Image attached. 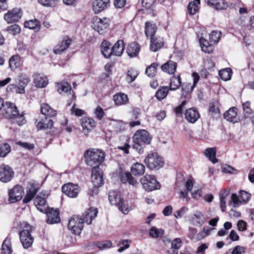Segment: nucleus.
Segmentation results:
<instances>
[{"label": "nucleus", "instance_id": "1", "mask_svg": "<svg viewBox=\"0 0 254 254\" xmlns=\"http://www.w3.org/2000/svg\"><path fill=\"white\" fill-rule=\"evenodd\" d=\"M84 157L85 161L88 166L99 167L105 159V153L101 149L91 148L85 152Z\"/></svg>", "mask_w": 254, "mask_h": 254}, {"label": "nucleus", "instance_id": "2", "mask_svg": "<svg viewBox=\"0 0 254 254\" xmlns=\"http://www.w3.org/2000/svg\"><path fill=\"white\" fill-rule=\"evenodd\" d=\"M134 144L133 148L139 154L143 152V145L150 143L151 138L147 131L144 129L138 130L133 135Z\"/></svg>", "mask_w": 254, "mask_h": 254}, {"label": "nucleus", "instance_id": "3", "mask_svg": "<svg viewBox=\"0 0 254 254\" xmlns=\"http://www.w3.org/2000/svg\"><path fill=\"white\" fill-rule=\"evenodd\" d=\"M20 228L22 229L19 233L20 242L24 249H28L33 242L31 235L32 227L27 222H23L20 223Z\"/></svg>", "mask_w": 254, "mask_h": 254}, {"label": "nucleus", "instance_id": "4", "mask_svg": "<svg viewBox=\"0 0 254 254\" xmlns=\"http://www.w3.org/2000/svg\"><path fill=\"white\" fill-rule=\"evenodd\" d=\"M109 200L112 205L117 206L123 213L126 214L127 212V204L121 197L120 191H110L109 192Z\"/></svg>", "mask_w": 254, "mask_h": 254}, {"label": "nucleus", "instance_id": "5", "mask_svg": "<svg viewBox=\"0 0 254 254\" xmlns=\"http://www.w3.org/2000/svg\"><path fill=\"white\" fill-rule=\"evenodd\" d=\"M144 162L150 170H158L164 165L162 158L156 153L149 154L145 158Z\"/></svg>", "mask_w": 254, "mask_h": 254}, {"label": "nucleus", "instance_id": "6", "mask_svg": "<svg viewBox=\"0 0 254 254\" xmlns=\"http://www.w3.org/2000/svg\"><path fill=\"white\" fill-rule=\"evenodd\" d=\"M140 182L143 188L148 191L160 188L159 183L154 176L146 175L140 179Z\"/></svg>", "mask_w": 254, "mask_h": 254}, {"label": "nucleus", "instance_id": "7", "mask_svg": "<svg viewBox=\"0 0 254 254\" xmlns=\"http://www.w3.org/2000/svg\"><path fill=\"white\" fill-rule=\"evenodd\" d=\"M83 220L79 215H73L69 220L68 228L75 235H79L83 228Z\"/></svg>", "mask_w": 254, "mask_h": 254}, {"label": "nucleus", "instance_id": "8", "mask_svg": "<svg viewBox=\"0 0 254 254\" xmlns=\"http://www.w3.org/2000/svg\"><path fill=\"white\" fill-rule=\"evenodd\" d=\"M251 197V193L245 190H241L239 192L238 195L236 193H233L231 195V201L229 203L232 201L233 203L234 207H236L240 205L242 202H248Z\"/></svg>", "mask_w": 254, "mask_h": 254}, {"label": "nucleus", "instance_id": "9", "mask_svg": "<svg viewBox=\"0 0 254 254\" xmlns=\"http://www.w3.org/2000/svg\"><path fill=\"white\" fill-rule=\"evenodd\" d=\"M92 27L99 34H103L109 27V20L106 18L101 19L98 17H94Z\"/></svg>", "mask_w": 254, "mask_h": 254}, {"label": "nucleus", "instance_id": "10", "mask_svg": "<svg viewBox=\"0 0 254 254\" xmlns=\"http://www.w3.org/2000/svg\"><path fill=\"white\" fill-rule=\"evenodd\" d=\"M24 189L20 185H15L8 190V201L10 203H15L20 200L24 195Z\"/></svg>", "mask_w": 254, "mask_h": 254}, {"label": "nucleus", "instance_id": "11", "mask_svg": "<svg viewBox=\"0 0 254 254\" xmlns=\"http://www.w3.org/2000/svg\"><path fill=\"white\" fill-rule=\"evenodd\" d=\"M189 221L191 225L200 227L204 224L206 219L201 211L196 210L189 216Z\"/></svg>", "mask_w": 254, "mask_h": 254}, {"label": "nucleus", "instance_id": "12", "mask_svg": "<svg viewBox=\"0 0 254 254\" xmlns=\"http://www.w3.org/2000/svg\"><path fill=\"white\" fill-rule=\"evenodd\" d=\"M192 77L193 78L192 84L191 83L184 82L182 85L183 95L186 96L187 94L191 93L200 78L199 74L196 72L192 73Z\"/></svg>", "mask_w": 254, "mask_h": 254}, {"label": "nucleus", "instance_id": "13", "mask_svg": "<svg viewBox=\"0 0 254 254\" xmlns=\"http://www.w3.org/2000/svg\"><path fill=\"white\" fill-rule=\"evenodd\" d=\"M13 171L8 165H2L0 166V181L3 183L9 182L13 176Z\"/></svg>", "mask_w": 254, "mask_h": 254}, {"label": "nucleus", "instance_id": "14", "mask_svg": "<svg viewBox=\"0 0 254 254\" xmlns=\"http://www.w3.org/2000/svg\"><path fill=\"white\" fill-rule=\"evenodd\" d=\"M62 191L68 197L75 198L77 197L79 192V188L76 184L68 183L63 186Z\"/></svg>", "mask_w": 254, "mask_h": 254}, {"label": "nucleus", "instance_id": "15", "mask_svg": "<svg viewBox=\"0 0 254 254\" xmlns=\"http://www.w3.org/2000/svg\"><path fill=\"white\" fill-rule=\"evenodd\" d=\"M44 213L47 214V223L49 224L58 223L61 221L59 210L49 208Z\"/></svg>", "mask_w": 254, "mask_h": 254}, {"label": "nucleus", "instance_id": "16", "mask_svg": "<svg viewBox=\"0 0 254 254\" xmlns=\"http://www.w3.org/2000/svg\"><path fill=\"white\" fill-rule=\"evenodd\" d=\"M22 12L19 8H15L8 11L4 15V19L7 23L18 21L21 17Z\"/></svg>", "mask_w": 254, "mask_h": 254}, {"label": "nucleus", "instance_id": "17", "mask_svg": "<svg viewBox=\"0 0 254 254\" xmlns=\"http://www.w3.org/2000/svg\"><path fill=\"white\" fill-rule=\"evenodd\" d=\"M93 186L101 187L103 185L102 173L99 167H93L91 175Z\"/></svg>", "mask_w": 254, "mask_h": 254}, {"label": "nucleus", "instance_id": "18", "mask_svg": "<svg viewBox=\"0 0 254 254\" xmlns=\"http://www.w3.org/2000/svg\"><path fill=\"white\" fill-rule=\"evenodd\" d=\"M95 121L89 118L84 117L81 120V125L83 133L87 135L96 127Z\"/></svg>", "mask_w": 254, "mask_h": 254}, {"label": "nucleus", "instance_id": "19", "mask_svg": "<svg viewBox=\"0 0 254 254\" xmlns=\"http://www.w3.org/2000/svg\"><path fill=\"white\" fill-rule=\"evenodd\" d=\"M18 111L14 104L7 102L3 110V116L7 118H13L18 115Z\"/></svg>", "mask_w": 254, "mask_h": 254}, {"label": "nucleus", "instance_id": "20", "mask_svg": "<svg viewBox=\"0 0 254 254\" xmlns=\"http://www.w3.org/2000/svg\"><path fill=\"white\" fill-rule=\"evenodd\" d=\"M72 40L70 38L63 39L60 43L57 44L54 48V53L55 54H61L65 51L71 45Z\"/></svg>", "mask_w": 254, "mask_h": 254}, {"label": "nucleus", "instance_id": "21", "mask_svg": "<svg viewBox=\"0 0 254 254\" xmlns=\"http://www.w3.org/2000/svg\"><path fill=\"white\" fill-rule=\"evenodd\" d=\"M98 210L96 208H90L86 210L83 214V217L84 223H86L89 225L91 223L93 220H94L97 216Z\"/></svg>", "mask_w": 254, "mask_h": 254}, {"label": "nucleus", "instance_id": "22", "mask_svg": "<svg viewBox=\"0 0 254 254\" xmlns=\"http://www.w3.org/2000/svg\"><path fill=\"white\" fill-rule=\"evenodd\" d=\"M110 5V0H95L93 4V9L95 13H99Z\"/></svg>", "mask_w": 254, "mask_h": 254}, {"label": "nucleus", "instance_id": "23", "mask_svg": "<svg viewBox=\"0 0 254 254\" xmlns=\"http://www.w3.org/2000/svg\"><path fill=\"white\" fill-rule=\"evenodd\" d=\"M185 117L189 122L194 123L199 118V114L197 110L193 108H191L186 110Z\"/></svg>", "mask_w": 254, "mask_h": 254}, {"label": "nucleus", "instance_id": "24", "mask_svg": "<svg viewBox=\"0 0 254 254\" xmlns=\"http://www.w3.org/2000/svg\"><path fill=\"white\" fill-rule=\"evenodd\" d=\"M164 43L162 37L154 36L150 38V49L153 52H156L163 46Z\"/></svg>", "mask_w": 254, "mask_h": 254}, {"label": "nucleus", "instance_id": "25", "mask_svg": "<svg viewBox=\"0 0 254 254\" xmlns=\"http://www.w3.org/2000/svg\"><path fill=\"white\" fill-rule=\"evenodd\" d=\"M230 189L226 188L221 190L219 193L220 207L222 211L224 212L226 209V198L229 195Z\"/></svg>", "mask_w": 254, "mask_h": 254}, {"label": "nucleus", "instance_id": "26", "mask_svg": "<svg viewBox=\"0 0 254 254\" xmlns=\"http://www.w3.org/2000/svg\"><path fill=\"white\" fill-rule=\"evenodd\" d=\"M34 203L37 208L42 212H45L49 208L46 199L39 195L35 198Z\"/></svg>", "mask_w": 254, "mask_h": 254}, {"label": "nucleus", "instance_id": "27", "mask_svg": "<svg viewBox=\"0 0 254 254\" xmlns=\"http://www.w3.org/2000/svg\"><path fill=\"white\" fill-rule=\"evenodd\" d=\"M34 82L37 87L43 88L47 85L48 80L45 75L35 73L34 75Z\"/></svg>", "mask_w": 254, "mask_h": 254}, {"label": "nucleus", "instance_id": "28", "mask_svg": "<svg viewBox=\"0 0 254 254\" xmlns=\"http://www.w3.org/2000/svg\"><path fill=\"white\" fill-rule=\"evenodd\" d=\"M121 181L123 183H128L130 185L135 186L137 184V182L129 172H121L120 174Z\"/></svg>", "mask_w": 254, "mask_h": 254}, {"label": "nucleus", "instance_id": "29", "mask_svg": "<svg viewBox=\"0 0 254 254\" xmlns=\"http://www.w3.org/2000/svg\"><path fill=\"white\" fill-rule=\"evenodd\" d=\"M110 43L107 41L104 40L101 45V51L103 55L106 58H110L113 55V48H110Z\"/></svg>", "mask_w": 254, "mask_h": 254}, {"label": "nucleus", "instance_id": "30", "mask_svg": "<svg viewBox=\"0 0 254 254\" xmlns=\"http://www.w3.org/2000/svg\"><path fill=\"white\" fill-rule=\"evenodd\" d=\"M113 99L116 105L120 106L127 104L128 102L127 95L123 93H119L115 94Z\"/></svg>", "mask_w": 254, "mask_h": 254}, {"label": "nucleus", "instance_id": "31", "mask_svg": "<svg viewBox=\"0 0 254 254\" xmlns=\"http://www.w3.org/2000/svg\"><path fill=\"white\" fill-rule=\"evenodd\" d=\"M205 1L208 4L218 10L225 9L228 6L224 0H205Z\"/></svg>", "mask_w": 254, "mask_h": 254}, {"label": "nucleus", "instance_id": "32", "mask_svg": "<svg viewBox=\"0 0 254 254\" xmlns=\"http://www.w3.org/2000/svg\"><path fill=\"white\" fill-rule=\"evenodd\" d=\"M53 126V121L50 118H45L37 123L36 127L38 129H47L51 128Z\"/></svg>", "mask_w": 254, "mask_h": 254}, {"label": "nucleus", "instance_id": "33", "mask_svg": "<svg viewBox=\"0 0 254 254\" xmlns=\"http://www.w3.org/2000/svg\"><path fill=\"white\" fill-rule=\"evenodd\" d=\"M199 44L202 52L210 54L214 50V47L209 42L203 38H199Z\"/></svg>", "mask_w": 254, "mask_h": 254}, {"label": "nucleus", "instance_id": "34", "mask_svg": "<svg viewBox=\"0 0 254 254\" xmlns=\"http://www.w3.org/2000/svg\"><path fill=\"white\" fill-rule=\"evenodd\" d=\"M140 46L136 42L130 43L127 48V52L130 58L136 57L140 51Z\"/></svg>", "mask_w": 254, "mask_h": 254}, {"label": "nucleus", "instance_id": "35", "mask_svg": "<svg viewBox=\"0 0 254 254\" xmlns=\"http://www.w3.org/2000/svg\"><path fill=\"white\" fill-rule=\"evenodd\" d=\"M181 85V78L180 75L173 76L170 80L169 88L170 91H175L179 89Z\"/></svg>", "mask_w": 254, "mask_h": 254}, {"label": "nucleus", "instance_id": "36", "mask_svg": "<svg viewBox=\"0 0 254 254\" xmlns=\"http://www.w3.org/2000/svg\"><path fill=\"white\" fill-rule=\"evenodd\" d=\"M124 42L123 40H118L113 47V55L117 57L121 56L125 49Z\"/></svg>", "mask_w": 254, "mask_h": 254}, {"label": "nucleus", "instance_id": "37", "mask_svg": "<svg viewBox=\"0 0 254 254\" xmlns=\"http://www.w3.org/2000/svg\"><path fill=\"white\" fill-rule=\"evenodd\" d=\"M237 109L236 108H230L224 114V118L229 122H236L237 121Z\"/></svg>", "mask_w": 254, "mask_h": 254}, {"label": "nucleus", "instance_id": "38", "mask_svg": "<svg viewBox=\"0 0 254 254\" xmlns=\"http://www.w3.org/2000/svg\"><path fill=\"white\" fill-rule=\"evenodd\" d=\"M169 91V86H161L156 91L155 97L158 100L161 101L167 97Z\"/></svg>", "mask_w": 254, "mask_h": 254}, {"label": "nucleus", "instance_id": "39", "mask_svg": "<svg viewBox=\"0 0 254 254\" xmlns=\"http://www.w3.org/2000/svg\"><path fill=\"white\" fill-rule=\"evenodd\" d=\"M42 114L49 117H54L57 115L56 111L53 110L48 104H43L41 106Z\"/></svg>", "mask_w": 254, "mask_h": 254}, {"label": "nucleus", "instance_id": "40", "mask_svg": "<svg viewBox=\"0 0 254 254\" xmlns=\"http://www.w3.org/2000/svg\"><path fill=\"white\" fill-rule=\"evenodd\" d=\"M131 172L132 174L135 176L141 175L143 174L145 172V167L141 164L135 163L132 165Z\"/></svg>", "mask_w": 254, "mask_h": 254}, {"label": "nucleus", "instance_id": "41", "mask_svg": "<svg viewBox=\"0 0 254 254\" xmlns=\"http://www.w3.org/2000/svg\"><path fill=\"white\" fill-rule=\"evenodd\" d=\"M182 241L180 238L175 239L172 242L171 249L168 254H178V250L181 247Z\"/></svg>", "mask_w": 254, "mask_h": 254}, {"label": "nucleus", "instance_id": "42", "mask_svg": "<svg viewBox=\"0 0 254 254\" xmlns=\"http://www.w3.org/2000/svg\"><path fill=\"white\" fill-rule=\"evenodd\" d=\"M200 3V0H193L190 2L188 6V12L190 15L195 14L198 11V5Z\"/></svg>", "mask_w": 254, "mask_h": 254}, {"label": "nucleus", "instance_id": "43", "mask_svg": "<svg viewBox=\"0 0 254 254\" xmlns=\"http://www.w3.org/2000/svg\"><path fill=\"white\" fill-rule=\"evenodd\" d=\"M209 113L213 117L219 116L220 111L217 102H211L209 105Z\"/></svg>", "mask_w": 254, "mask_h": 254}, {"label": "nucleus", "instance_id": "44", "mask_svg": "<svg viewBox=\"0 0 254 254\" xmlns=\"http://www.w3.org/2000/svg\"><path fill=\"white\" fill-rule=\"evenodd\" d=\"M156 26L155 24L150 22L145 23V34L147 37H150V38L154 37L156 32Z\"/></svg>", "mask_w": 254, "mask_h": 254}, {"label": "nucleus", "instance_id": "45", "mask_svg": "<svg viewBox=\"0 0 254 254\" xmlns=\"http://www.w3.org/2000/svg\"><path fill=\"white\" fill-rule=\"evenodd\" d=\"M205 156L209 158V160L213 163H216L218 162L216 158V149L215 148H208L205 151Z\"/></svg>", "mask_w": 254, "mask_h": 254}, {"label": "nucleus", "instance_id": "46", "mask_svg": "<svg viewBox=\"0 0 254 254\" xmlns=\"http://www.w3.org/2000/svg\"><path fill=\"white\" fill-rule=\"evenodd\" d=\"M232 73V69L230 68H225L221 69L219 72L220 78L224 81H228L231 78Z\"/></svg>", "mask_w": 254, "mask_h": 254}, {"label": "nucleus", "instance_id": "47", "mask_svg": "<svg viewBox=\"0 0 254 254\" xmlns=\"http://www.w3.org/2000/svg\"><path fill=\"white\" fill-rule=\"evenodd\" d=\"M58 92L62 94L63 92H67L71 90V86L67 82L62 81L57 84Z\"/></svg>", "mask_w": 254, "mask_h": 254}, {"label": "nucleus", "instance_id": "48", "mask_svg": "<svg viewBox=\"0 0 254 254\" xmlns=\"http://www.w3.org/2000/svg\"><path fill=\"white\" fill-rule=\"evenodd\" d=\"M2 251L5 254H11L12 250L11 246V241L9 239L6 238L2 245Z\"/></svg>", "mask_w": 254, "mask_h": 254}, {"label": "nucleus", "instance_id": "49", "mask_svg": "<svg viewBox=\"0 0 254 254\" xmlns=\"http://www.w3.org/2000/svg\"><path fill=\"white\" fill-rule=\"evenodd\" d=\"M24 26L26 28L30 29L39 30L40 27V23L37 19H34L26 21L24 23Z\"/></svg>", "mask_w": 254, "mask_h": 254}, {"label": "nucleus", "instance_id": "50", "mask_svg": "<svg viewBox=\"0 0 254 254\" xmlns=\"http://www.w3.org/2000/svg\"><path fill=\"white\" fill-rule=\"evenodd\" d=\"M37 190L35 188H32L27 191L26 195L23 199V202L26 203L30 201L37 193Z\"/></svg>", "mask_w": 254, "mask_h": 254}, {"label": "nucleus", "instance_id": "51", "mask_svg": "<svg viewBox=\"0 0 254 254\" xmlns=\"http://www.w3.org/2000/svg\"><path fill=\"white\" fill-rule=\"evenodd\" d=\"M11 151V147L8 143H1L0 144V157H5Z\"/></svg>", "mask_w": 254, "mask_h": 254}, {"label": "nucleus", "instance_id": "52", "mask_svg": "<svg viewBox=\"0 0 254 254\" xmlns=\"http://www.w3.org/2000/svg\"><path fill=\"white\" fill-rule=\"evenodd\" d=\"M138 74L137 70L131 68L127 71V81L128 83H130L133 82L135 78L137 77Z\"/></svg>", "mask_w": 254, "mask_h": 254}, {"label": "nucleus", "instance_id": "53", "mask_svg": "<svg viewBox=\"0 0 254 254\" xmlns=\"http://www.w3.org/2000/svg\"><path fill=\"white\" fill-rule=\"evenodd\" d=\"M161 69L169 74H173L176 70V64H162Z\"/></svg>", "mask_w": 254, "mask_h": 254}, {"label": "nucleus", "instance_id": "54", "mask_svg": "<svg viewBox=\"0 0 254 254\" xmlns=\"http://www.w3.org/2000/svg\"><path fill=\"white\" fill-rule=\"evenodd\" d=\"M221 36V32L218 30L212 31L209 34V39L211 42L217 43Z\"/></svg>", "mask_w": 254, "mask_h": 254}, {"label": "nucleus", "instance_id": "55", "mask_svg": "<svg viewBox=\"0 0 254 254\" xmlns=\"http://www.w3.org/2000/svg\"><path fill=\"white\" fill-rule=\"evenodd\" d=\"M157 65L158 64H150L146 69V74L149 77H153L156 73Z\"/></svg>", "mask_w": 254, "mask_h": 254}, {"label": "nucleus", "instance_id": "56", "mask_svg": "<svg viewBox=\"0 0 254 254\" xmlns=\"http://www.w3.org/2000/svg\"><path fill=\"white\" fill-rule=\"evenodd\" d=\"M130 243V242L127 240H124L119 242L118 245L120 247V248L118 250V252L121 253L128 249L129 247Z\"/></svg>", "mask_w": 254, "mask_h": 254}, {"label": "nucleus", "instance_id": "57", "mask_svg": "<svg viewBox=\"0 0 254 254\" xmlns=\"http://www.w3.org/2000/svg\"><path fill=\"white\" fill-rule=\"evenodd\" d=\"M7 31L9 33L16 35L20 32L21 28L18 25L14 24L7 27Z\"/></svg>", "mask_w": 254, "mask_h": 254}, {"label": "nucleus", "instance_id": "58", "mask_svg": "<svg viewBox=\"0 0 254 254\" xmlns=\"http://www.w3.org/2000/svg\"><path fill=\"white\" fill-rule=\"evenodd\" d=\"M16 144L28 150H33L35 148L34 144L26 142L18 141L16 142Z\"/></svg>", "mask_w": 254, "mask_h": 254}, {"label": "nucleus", "instance_id": "59", "mask_svg": "<svg viewBox=\"0 0 254 254\" xmlns=\"http://www.w3.org/2000/svg\"><path fill=\"white\" fill-rule=\"evenodd\" d=\"M94 113L96 118L100 120H101L105 115L103 108L99 106H98L96 108Z\"/></svg>", "mask_w": 254, "mask_h": 254}, {"label": "nucleus", "instance_id": "60", "mask_svg": "<svg viewBox=\"0 0 254 254\" xmlns=\"http://www.w3.org/2000/svg\"><path fill=\"white\" fill-rule=\"evenodd\" d=\"M164 233V231L162 230H158L155 228H152L150 229L149 232L150 235L153 238H157L159 236H161Z\"/></svg>", "mask_w": 254, "mask_h": 254}, {"label": "nucleus", "instance_id": "61", "mask_svg": "<svg viewBox=\"0 0 254 254\" xmlns=\"http://www.w3.org/2000/svg\"><path fill=\"white\" fill-rule=\"evenodd\" d=\"M39 2L46 6H54L56 4L57 0H38Z\"/></svg>", "mask_w": 254, "mask_h": 254}, {"label": "nucleus", "instance_id": "62", "mask_svg": "<svg viewBox=\"0 0 254 254\" xmlns=\"http://www.w3.org/2000/svg\"><path fill=\"white\" fill-rule=\"evenodd\" d=\"M209 232V230L208 228L204 227L203 229L197 235L196 239L197 240H201L204 238L208 235Z\"/></svg>", "mask_w": 254, "mask_h": 254}, {"label": "nucleus", "instance_id": "63", "mask_svg": "<svg viewBox=\"0 0 254 254\" xmlns=\"http://www.w3.org/2000/svg\"><path fill=\"white\" fill-rule=\"evenodd\" d=\"M243 109L244 112L248 116L251 115L252 112V109L250 107V103L249 102H246L243 104Z\"/></svg>", "mask_w": 254, "mask_h": 254}, {"label": "nucleus", "instance_id": "64", "mask_svg": "<svg viewBox=\"0 0 254 254\" xmlns=\"http://www.w3.org/2000/svg\"><path fill=\"white\" fill-rule=\"evenodd\" d=\"M29 81L28 77L26 75H22L20 76L19 78V86H26Z\"/></svg>", "mask_w": 254, "mask_h": 254}]
</instances>
